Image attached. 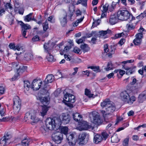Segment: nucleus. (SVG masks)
Instances as JSON below:
<instances>
[{"instance_id": "f3484780", "label": "nucleus", "mask_w": 146, "mask_h": 146, "mask_svg": "<svg viewBox=\"0 0 146 146\" xmlns=\"http://www.w3.org/2000/svg\"><path fill=\"white\" fill-rule=\"evenodd\" d=\"M46 106H39L40 110L39 111V114L42 116H44L48 110V108Z\"/></svg>"}, {"instance_id": "4468645a", "label": "nucleus", "mask_w": 146, "mask_h": 146, "mask_svg": "<svg viewBox=\"0 0 146 146\" xmlns=\"http://www.w3.org/2000/svg\"><path fill=\"white\" fill-rule=\"evenodd\" d=\"M38 80L36 79L34 80L31 83V88L34 90H38L40 87L42 82L38 84L37 82Z\"/></svg>"}, {"instance_id": "5701e85b", "label": "nucleus", "mask_w": 146, "mask_h": 146, "mask_svg": "<svg viewBox=\"0 0 146 146\" xmlns=\"http://www.w3.org/2000/svg\"><path fill=\"white\" fill-rule=\"evenodd\" d=\"M103 139V138L100 135L97 134L94 137V141L95 143L97 144L101 142Z\"/></svg>"}, {"instance_id": "f257e3e1", "label": "nucleus", "mask_w": 146, "mask_h": 146, "mask_svg": "<svg viewBox=\"0 0 146 146\" xmlns=\"http://www.w3.org/2000/svg\"><path fill=\"white\" fill-rule=\"evenodd\" d=\"M70 117L67 113H63L61 116L60 118L54 117L53 119L49 118L46 119V123L48 128L51 127V129L55 128L57 125H59L62 123L67 124L70 121Z\"/></svg>"}, {"instance_id": "0eeeda50", "label": "nucleus", "mask_w": 146, "mask_h": 146, "mask_svg": "<svg viewBox=\"0 0 146 146\" xmlns=\"http://www.w3.org/2000/svg\"><path fill=\"white\" fill-rule=\"evenodd\" d=\"M13 109L15 111L18 113L20 111L21 105V101L19 97L16 96L13 99Z\"/></svg>"}, {"instance_id": "5fc2aeb1", "label": "nucleus", "mask_w": 146, "mask_h": 146, "mask_svg": "<svg viewBox=\"0 0 146 146\" xmlns=\"http://www.w3.org/2000/svg\"><path fill=\"white\" fill-rule=\"evenodd\" d=\"M50 46H53L49 42H48L47 43H45L44 45V49H48V47H49Z\"/></svg>"}, {"instance_id": "1a4fd4ad", "label": "nucleus", "mask_w": 146, "mask_h": 146, "mask_svg": "<svg viewBox=\"0 0 146 146\" xmlns=\"http://www.w3.org/2000/svg\"><path fill=\"white\" fill-rule=\"evenodd\" d=\"M63 135L62 133L59 132H56L52 135V139L57 144L60 143L62 139Z\"/></svg>"}, {"instance_id": "4d7b16f0", "label": "nucleus", "mask_w": 146, "mask_h": 146, "mask_svg": "<svg viewBox=\"0 0 146 146\" xmlns=\"http://www.w3.org/2000/svg\"><path fill=\"white\" fill-rule=\"evenodd\" d=\"M9 119H10L9 117H4L2 119H0V122H7L9 120Z\"/></svg>"}, {"instance_id": "338daca9", "label": "nucleus", "mask_w": 146, "mask_h": 146, "mask_svg": "<svg viewBox=\"0 0 146 146\" xmlns=\"http://www.w3.org/2000/svg\"><path fill=\"white\" fill-rule=\"evenodd\" d=\"M96 36H96L95 37H93L91 40V42L93 44H95L96 43L97 40Z\"/></svg>"}, {"instance_id": "cd10ccee", "label": "nucleus", "mask_w": 146, "mask_h": 146, "mask_svg": "<svg viewBox=\"0 0 146 146\" xmlns=\"http://www.w3.org/2000/svg\"><path fill=\"white\" fill-rule=\"evenodd\" d=\"M111 32V31L109 29H108L106 31H101L99 32V37L100 38H103L105 35L107 34L110 33Z\"/></svg>"}, {"instance_id": "2eb2a0df", "label": "nucleus", "mask_w": 146, "mask_h": 146, "mask_svg": "<svg viewBox=\"0 0 146 146\" xmlns=\"http://www.w3.org/2000/svg\"><path fill=\"white\" fill-rule=\"evenodd\" d=\"M54 80V77L53 75L50 74L47 76L45 79L44 84V86L49 83H51Z\"/></svg>"}, {"instance_id": "b1692460", "label": "nucleus", "mask_w": 146, "mask_h": 146, "mask_svg": "<svg viewBox=\"0 0 146 146\" xmlns=\"http://www.w3.org/2000/svg\"><path fill=\"white\" fill-rule=\"evenodd\" d=\"M45 122L46 124L47 127H45L44 126H43L41 127L40 129V130L41 131L42 133L44 135H46V133L47 132L49 129L52 130L54 129V128L53 129H51V127L50 128H48L46 124V121Z\"/></svg>"}, {"instance_id": "6ab92c4d", "label": "nucleus", "mask_w": 146, "mask_h": 146, "mask_svg": "<svg viewBox=\"0 0 146 146\" xmlns=\"http://www.w3.org/2000/svg\"><path fill=\"white\" fill-rule=\"evenodd\" d=\"M120 97L122 100L127 103V101L129 98V95L126 91H124L121 93Z\"/></svg>"}, {"instance_id": "bb28decb", "label": "nucleus", "mask_w": 146, "mask_h": 146, "mask_svg": "<svg viewBox=\"0 0 146 146\" xmlns=\"http://www.w3.org/2000/svg\"><path fill=\"white\" fill-rule=\"evenodd\" d=\"M72 115L74 120L77 122L80 121L82 117L81 115L77 113H73Z\"/></svg>"}, {"instance_id": "ea45409f", "label": "nucleus", "mask_w": 146, "mask_h": 146, "mask_svg": "<svg viewBox=\"0 0 146 146\" xmlns=\"http://www.w3.org/2000/svg\"><path fill=\"white\" fill-rule=\"evenodd\" d=\"M109 4L108 3H106L104 5L103 7L101 8V9L102 12H106L108 9Z\"/></svg>"}, {"instance_id": "2f4dec72", "label": "nucleus", "mask_w": 146, "mask_h": 146, "mask_svg": "<svg viewBox=\"0 0 146 146\" xmlns=\"http://www.w3.org/2000/svg\"><path fill=\"white\" fill-rule=\"evenodd\" d=\"M30 140L25 138L21 141V145L23 146H28L29 144Z\"/></svg>"}, {"instance_id": "aec40b11", "label": "nucleus", "mask_w": 146, "mask_h": 146, "mask_svg": "<svg viewBox=\"0 0 146 146\" xmlns=\"http://www.w3.org/2000/svg\"><path fill=\"white\" fill-rule=\"evenodd\" d=\"M37 99L40 100L43 106H47L48 104V101L47 97H38Z\"/></svg>"}, {"instance_id": "7c9ffc66", "label": "nucleus", "mask_w": 146, "mask_h": 146, "mask_svg": "<svg viewBox=\"0 0 146 146\" xmlns=\"http://www.w3.org/2000/svg\"><path fill=\"white\" fill-rule=\"evenodd\" d=\"M146 99V96L145 94H141L139 96L138 101L140 103H142Z\"/></svg>"}, {"instance_id": "bf43d9fd", "label": "nucleus", "mask_w": 146, "mask_h": 146, "mask_svg": "<svg viewBox=\"0 0 146 146\" xmlns=\"http://www.w3.org/2000/svg\"><path fill=\"white\" fill-rule=\"evenodd\" d=\"M15 11L16 12H17L19 8V3L17 2H15Z\"/></svg>"}, {"instance_id": "79ce46f5", "label": "nucleus", "mask_w": 146, "mask_h": 146, "mask_svg": "<svg viewBox=\"0 0 146 146\" xmlns=\"http://www.w3.org/2000/svg\"><path fill=\"white\" fill-rule=\"evenodd\" d=\"M88 68L92 69L93 71L96 72H99V67L98 66H90L88 67Z\"/></svg>"}, {"instance_id": "37998d69", "label": "nucleus", "mask_w": 146, "mask_h": 146, "mask_svg": "<svg viewBox=\"0 0 146 146\" xmlns=\"http://www.w3.org/2000/svg\"><path fill=\"white\" fill-rule=\"evenodd\" d=\"M85 94L88 96L89 98H91L93 97V94H91L90 92L87 89L85 90Z\"/></svg>"}, {"instance_id": "c03bdc74", "label": "nucleus", "mask_w": 146, "mask_h": 146, "mask_svg": "<svg viewBox=\"0 0 146 146\" xmlns=\"http://www.w3.org/2000/svg\"><path fill=\"white\" fill-rule=\"evenodd\" d=\"M106 71H108L109 70L113 69V65L112 63L111 62H108L107 66V67L105 68Z\"/></svg>"}, {"instance_id": "052dcab7", "label": "nucleus", "mask_w": 146, "mask_h": 146, "mask_svg": "<svg viewBox=\"0 0 146 146\" xmlns=\"http://www.w3.org/2000/svg\"><path fill=\"white\" fill-rule=\"evenodd\" d=\"M21 49H23L22 46L20 44H18L15 46V50H17L18 51H20Z\"/></svg>"}, {"instance_id": "473e14b6", "label": "nucleus", "mask_w": 146, "mask_h": 146, "mask_svg": "<svg viewBox=\"0 0 146 146\" xmlns=\"http://www.w3.org/2000/svg\"><path fill=\"white\" fill-rule=\"evenodd\" d=\"M34 113V111H31L26 113L25 117V119H30L32 117L33 113Z\"/></svg>"}, {"instance_id": "f03ea898", "label": "nucleus", "mask_w": 146, "mask_h": 146, "mask_svg": "<svg viewBox=\"0 0 146 146\" xmlns=\"http://www.w3.org/2000/svg\"><path fill=\"white\" fill-rule=\"evenodd\" d=\"M101 105L102 108H106V111L101 110V111L104 118L106 119L110 118L111 117L108 116H111L116 109L114 103L108 99L102 102Z\"/></svg>"}, {"instance_id": "e2e57ef3", "label": "nucleus", "mask_w": 146, "mask_h": 146, "mask_svg": "<svg viewBox=\"0 0 146 146\" xmlns=\"http://www.w3.org/2000/svg\"><path fill=\"white\" fill-rule=\"evenodd\" d=\"M19 13L21 15H23L24 11V9L22 8H19L18 9V11Z\"/></svg>"}, {"instance_id": "0e129e2a", "label": "nucleus", "mask_w": 146, "mask_h": 146, "mask_svg": "<svg viewBox=\"0 0 146 146\" xmlns=\"http://www.w3.org/2000/svg\"><path fill=\"white\" fill-rule=\"evenodd\" d=\"M9 47L11 49L15 50V46L14 44L13 43H10L9 45Z\"/></svg>"}, {"instance_id": "49530a36", "label": "nucleus", "mask_w": 146, "mask_h": 146, "mask_svg": "<svg viewBox=\"0 0 146 146\" xmlns=\"http://www.w3.org/2000/svg\"><path fill=\"white\" fill-rule=\"evenodd\" d=\"M84 18V17L83 16L82 17L77 20V21H76L75 22L74 26V27H76L77 25H78V24L79 23L83 21Z\"/></svg>"}, {"instance_id": "f704fd0d", "label": "nucleus", "mask_w": 146, "mask_h": 146, "mask_svg": "<svg viewBox=\"0 0 146 146\" xmlns=\"http://www.w3.org/2000/svg\"><path fill=\"white\" fill-rule=\"evenodd\" d=\"M61 133H63L65 135L68 133V128L67 127H62L60 128Z\"/></svg>"}, {"instance_id": "a18cd8bd", "label": "nucleus", "mask_w": 146, "mask_h": 146, "mask_svg": "<svg viewBox=\"0 0 146 146\" xmlns=\"http://www.w3.org/2000/svg\"><path fill=\"white\" fill-rule=\"evenodd\" d=\"M42 26L43 30L44 31H46L48 28V23L46 21L43 23Z\"/></svg>"}, {"instance_id": "20e7f679", "label": "nucleus", "mask_w": 146, "mask_h": 146, "mask_svg": "<svg viewBox=\"0 0 146 146\" xmlns=\"http://www.w3.org/2000/svg\"><path fill=\"white\" fill-rule=\"evenodd\" d=\"M91 121L94 124L99 125L102 122L99 115L96 112H93L90 114Z\"/></svg>"}, {"instance_id": "72a5a7b5", "label": "nucleus", "mask_w": 146, "mask_h": 146, "mask_svg": "<svg viewBox=\"0 0 146 146\" xmlns=\"http://www.w3.org/2000/svg\"><path fill=\"white\" fill-rule=\"evenodd\" d=\"M20 22L21 23L20 25L21 26L22 28L26 30L31 29V27L29 25L25 24L21 21H20Z\"/></svg>"}, {"instance_id": "9b49d317", "label": "nucleus", "mask_w": 146, "mask_h": 146, "mask_svg": "<svg viewBox=\"0 0 146 146\" xmlns=\"http://www.w3.org/2000/svg\"><path fill=\"white\" fill-rule=\"evenodd\" d=\"M80 125L76 128V129L80 131L86 130L92 128L91 126L89 125L86 121H82L81 122Z\"/></svg>"}, {"instance_id": "e433bc0d", "label": "nucleus", "mask_w": 146, "mask_h": 146, "mask_svg": "<svg viewBox=\"0 0 146 146\" xmlns=\"http://www.w3.org/2000/svg\"><path fill=\"white\" fill-rule=\"evenodd\" d=\"M135 100V96H133L130 97L129 96V98H128V99L127 101V103L129 104H133V102Z\"/></svg>"}, {"instance_id": "a19ab883", "label": "nucleus", "mask_w": 146, "mask_h": 146, "mask_svg": "<svg viewBox=\"0 0 146 146\" xmlns=\"http://www.w3.org/2000/svg\"><path fill=\"white\" fill-rule=\"evenodd\" d=\"M33 13H31L29 15H26L25 18L24 20L25 21L29 22L31 20V16Z\"/></svg>"}, {"instance_id": "c756f323", "label": "nucleus", "mask_w": 146, "mask_h": 146, "mask_svg": "<svg viewBox=\"0 0 146 146\" xmlns=\"http://www.w3.org/2000/svg\"><path fill=\"white\" fill-rule=\"evenodd\" d=\"M33 55L30 53H26L24 55L25 59L26 60H29L33 58Z\"/></svg>"}, {"instance_id": "6e6d98bb", "label": "nucleus", "mask_w": 146, "mask_h": 146, "mask_svg": "<svg viewBox=\"0 0 146 146\" xmlns=\"http://www.w3.org/2000/svg\"><path fill=\"white\" fill-rule=\"evenodd\" d=\"M84 40L85 37H83L78 40H76V42L78 44H79L82 43L83 41Z\"/></svg>"}, {"instance_id": "58836bf2", "label": "nucleus", "mask_w": 146, "mask_h": 146, "mask_svg": "<svg viewBox=\"0 0 146 146\" xmlns=\"http://www.w3.org/2000/svg\"><path fill=\"white\" fill-rule=\"evenodd\" d=\"M88 0H78L76 3L77 5L82 3V4L84 6L86 7L87 6V2Z\"/></svg>"}, {"instance_id": "393cba45", "label": "nucleus", "mask_w": 146, "mask_h": 146, "mask_svg": "<svg viewBox=\"0 0 146 146\" xmlns=\"http://www.w3.org/2000/svg\"><path fill=\"white\" fill-rule=\"evenodd\" d=\"M24 92H26V91H28L29 90L30 88H31V84L30 82L28 80L24 81Z\"/></svg>"}, {"instance_id": "de8ad7c7", "label": "nucleus", "mask_w": 146, "mask_h": 146, "mask_svg": "<svg viewBox=\"0 0 146 146\" xmlns=\"http://www.w3.org/2000/svg\"><path fill=\"white\" fill-rule=\"evenodd\" d=\"M102 135L103 138L105 140L109 136V135L106 131H104L102 133Z\"/></svg>"}, {"instance_id": "6e6552de", "label": "nucleus", "mask_w": 146, "mask_h": 146, "mask_svg": "<svg viewBox=\"0 0 146 146\" xmlns=\"http://www.w3.org/2000/svg\"><path fill=\"white\" fill-rule=\"evenodd\" d=\"M11 138V135L7 133L0 139V146H5L8 145L10 142V139Z\"/></svg>"}, {"instance_id": "423d86ee", "label": "nucleus", "mask_w": 146, "mask_h": 146, "mask_svg": "<svg viewBox=\"0 0 146 146\" xmlns=\"http://www.w3.org/2000/svg\"><path fill=\"white\" fill-rule=\"evenodd\" d=\"M63 101L65 104L68 106L72 107V105L68 102L74 103L75 102V96L73 95L66 93L64 95Z\"/></svg>"}, {"instance_id": "a211bd4d", "label": "nucleus", "mask_w": 146, "mask_h": 146, "mask_svg": "<svg viewBox=\"0 0 146 146\" xmlns=\"http://www.w3.org/2000/svg\"><path fill=\"white\" fill-rule=\"evenodd\" d=\"M119 19L117 16L115 15H114L110 16L109 19V23L111 25H113L117 23Z\"/></svg>"}, {"instance_id": "69168bd1", "label": "nucleus", "mask_w": 146, "mask_h": 146, "mask_svg": "<svg viewBox=\"0 0 146 146\" xmlns=\"http://www.w3.org/2000/svg\"><path fill=\"white\" fill-rule=\"evenodd\" d=\"M64 57L65 59L68 61H70L71 60V57L69 55H67L66 54H64Z\"/></svg>"}, {"instance_id": "ddd939ff", "label": "nucleus", "mask_w": 146, "mask_h": 146, "mask_svg": "<svg viewBox=\"0 0 146 146\" xmlns=\"http://www.w3.org/2000/svg\"><path fill=\"white\" fill-rule=\"evenodd\" d=\"M67 13L65 12H64L63 14L60 15L59 17L60 23L62 26H65L67 24Z\"/></svg>"}, {"instance_id": "864d4df0", "label": "nucleus", "mask_w": 146, "mask_h": 146, "mask_svg": "<svg viewBox=\"0 0 146 146\" xmlns=\"http://www.w3.org/2000/svg\"><path fill=\"white\" fill-rule=\"evenodd\" d=\"M126 28L128 30H131L135 28L134 26L132 24H127L126 26Z\"/></svg>"}, {"instance_id": "7ed1b4c3", "label": "nucleus", "mask_w": 146, "mask_h": 146, "mask_svg": "<svg viewBox=\"0 0 146 146\" xmlns=\"http://www.w3.org/2000/svg\"><path fill=\"white\" fill-rule=\"evenodd\" d=\"M117 16L119 20L122 21L130 19L131 16V20L133 19V18L132 15H131L129 12L126 10L119 11L117 13Z\"/></svg>"}, {"instance_id": "dca6fc26", "label": "nucleus", "mask_w": 146, "mask_h": 146, "mask_svg": "<svg viewBox=\"0 0 146 146\" xmlns=\"http://www.w3.org/2000/svg\"><path fill=\"white\" fill-rule=\"evenodd\" d=\"M143 35L141 33H138L136 35V38L133 40V42L135 45H138L140 44Z\"/></svg>"}, {"instance_id": "c85d7f7f", "label": "nucleus", "mask_w": 146, "mask_h": 146, "mask_svg": "<svg viewBox=\"0 0 146 146\" xmlns=\"http://www.w3.org/2000/svg\"><path fill=\"white\" fill-rule=\"evenodd\" d=\"M111 142L113 143H117L119 140L117 135L116 134H114L111 137Z\"/></svg>"}, {"instance_id": "9d476101", "label": "nucleus", "mask_w": 146, "mask_h": 146, "mask_svg": "<svg viewBox=\"0 0 146 146\" xmlns=\"http://www.w3.org/2000/svg\"><path fill=\"white\" fill-rule=\"evenodd\" d=\"M89 139V135L86 133H83L79 135V140L81 144H84L87 143Z\"/></svg>"}, {"instance_id": "4c0bfd02", "label": "nucleus", "mask_w": 146, "mask_h": 146, "mask_svg": "<svg viewBox=\"0 0 146 146\" xmlns=\"http://www.w3.org/2000/svg\"><path fill=\"white\" fill-rule=\"evenodd\" d=\"M50 53L48 54L46 56V58L47 60L49 62H52L54 61V59L53 56L52 54H50Z\"/></svg>"}, {"instance_id": "39448f33", "label": "nucleus", "mask_w": 146, "mask_h": 146, "mask_svg": "<svg viewBox=\"0 0 146 146\" xmlns=\"http://www.w3.org/2000/svg\"><path fill=\"white\" fill-rule=\"evenodd\" d=\"M77 135L75 132L67 133L66 135L67 142L70 146H74L75 145L76 142L75 137Z\"/></svg>"}, {"instance_id": "4be33fe9", "label": "nucleus", "mask_w": 146, "mask_h": 146, "mask_svg": "<svg viewBox=\"0 0 146 146\" xmlns=\"http://www.w3.org/2000/svg\"><path fill=\"white\" fill-rule=\"evenodd\" d=\"M131 79L132 80V81L131 83V85H133L136 84L137 86H135L136 89L139 88L141 87L142 86L141 84L139 82L138 80H137L136 79L132 78Z\"/></svg>"}, {"instance_id": "603ef678", "label": "nucleus", "mask_w": 146, "mask_h": 146, "mask_svg": "<svg viewBox=\"0 0 146 146\" xmlns=\"http://www.w3.org/2000/svg\"><path fill=\"white\" fill-rule=\"evenodd\" d=\"M129 142V138H125L123 141V146H126L128 145Z\"/></svg>"}, {"instance_id": "13d9d810", "label": "nucleus", "mask_w": 146, "mask_h": 146, "mask_svg": "<svg viewBox=\"0 0 146 146\" xmlns=\"http://www.w3.org/2000/svg\"><path fill=\"white\" fill-rule=\"evenodd\" d=\"M71 48L72 46H66L64 48L63 50V52H67Z\"/></svg>"}, {"instance_id": "412c9836", "label": "nucleus", "mask_w": 146, "mask_h": 146, "mask_svg": "<svg viewBox=\"0 0 146 146\" xmlns=\"http://www.w3.org/2000/svg\"><path fill=\"white\" fill-rule=\"evenodd\" d=\"M30 120L31 124L32 125H35L39 120V119L36 116L35 112L33 113L32 117Z\"/></svg>"}, {"instance_id": "09e8293b", "label": "nucleus", "mask_w": 146, "mask_h": 146, "mask_svg": "<svg viewBox=\"0 0 146 146\" xmlns=\"http://www.w3.org/2000/svg\"><path fill=\"white\" fill-rule=\"evenodd\" d=\"M124 35V33H118L117 34L115 35L113 37V38L114 39H116L117 38H119L121 37V36Z\"/></svg>"}, {"instance_id": "774afa93", "label": "nucleus", "mask_w": 146, "mask_h": 146, "mask_svg": "<svg viewBox=\"0 0 146 146\" xmlns=\"http://www.w3.org/2000/svg\"><path fill=\"white\" fill-rule=\"evenodd\" d=\"M18 65L17 63L13 62L11 64L12 67L14 69L17 68L18 66Z\"/></svg>"}, {"instance_id": "f8f14e48", "label": "nucleus", "mask_w": 146, "mask_h": 146, "mask_svg": "<svg viewBox=\"0 0 146 146\" xmlns=\"http://www.w3.org/2000/svg\"><path fill=\"white\" fill-rule=\"evenodd\" d=\"M27 68V66H20L18 69H17V75L14 76V77L12 78V81H14L17 78V76L22 74L26 70Z\"/></svg>"}, {"instance_id": "680f3d73", "label": "nucleus", "mask_w": 146, "mask_h": 146, "mask_svg": "<svg viewBox=\"0 0 146 146\" xmlns=\"http://www.w3.org/2000/svg\"><path fill=\"white\" fill-rule=\"evenodd\" d=\"M39 40V37L38 35H36L34 36L32 38V40L33 41H37Z\"/></svg>"}, {"instance_id": "8fccbe9b", "label": "nucleus", "mask_w": 146, "mask_h": 146, "mask_svg": "<svg viewBox=\"0 0 146 146\" xmlns=\"http://www.w3.org/2000/svg\"><path fill=\"white\" fill-rule=\"evenodd\" d=\"M53 46H50L48 47V49H45V51L48 53H51L52 51Z\"/></svg>"}, {"instance_id": "a878e982", "label": "nucleus", "mask_w": 146, "mask_h": 146, "mask_svg": "<svg viewBox=\"0 0 146 146\" xmlns=\"http://www.w3.org/2000/svg\"><path fill=\"white\" fill-rule=\"evenodd\" d=\"M80 48L84 53L88 52L90 50V47L86 44H81L80 46Z\"/></svg>"}, {"instance_id": "c9c22d12", "label": "nucleus", "mask_w": 146, "mask_h": 146, "mask_svg": "<svg viewBox=\"0 0 146 146\" xmlns=\"http://www.w3.org/2000/svg\"><path fill=\"white\" fill-rule=\"evenodd\" d=\"M124 68L126 70V74L127 75L131 74L134 72V70H133V69L131 67H124Z\"/></svg>"}, {"instance_id": "3c124183", "label": "nucleus", "mask_w": 146, "mask_h": 146, "mask_svg": "<svg viewBox=\"0 0 146 146\" xmlns=\"http://www.w3.org/2000/svg\"><path fill=\"white\" fill-rule=\"evenodd\" d=\"M73 51L75 53L80 54L79 53L80 51V50L79 48L75 46L74 48Z\"/></svg>"}]
</instances>
